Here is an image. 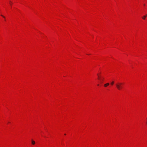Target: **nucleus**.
<instances>
[{
  "label": "nucleus",
  "instance_id": "1",
  "mask_svg": "<svg viewBox=\"0 0 147 147\" xmlns=\"http://www.w3.org/2000/svg\"><path fill=\"white\" fill-rule=\"evenodd\" d=\"M116 86L119 90H121L123 88V84L121 83H118L116 84Z\"/></svg>",
  "mask_w": 147,
  "mask_h": 147
},
{
  "label": "nucleus",
  "instance_id": "2",
  "mask_svg": "<svg viewBox=\"0 0 147 147\" xmlns=\"http://www.w3.org/2000/svg\"><path fill=\"white\" fill-rule=\"evenodd\" d=\"M109 85V83H107L104 84V86L105 87H106Z\"/></svg>",
  "mask_w": 147,
  "mask_h": 147
},
{
  "label": "nucleus",
  "instance_id": "3",
  "mask_svg": "<svg viewBox=\"0 0 147 147\" xmlns=\"http://www.w3.org/2000/svg\"><path fill=\"white\" fill-rule=\"evenodd\" d=\"M146 16L147 15L144 16L143 17H142V18L144 20H145V18L146 17Z\"/></svg>",
  "mask_w": 147,
  "mask_h": 147
},
{
  "label": "nucleus",
  "instance_id": "4",
  "mask_svg": "<svg viewBox=\"0 0 147 147\" xmlns=\"http://www.w3.org/2000/svg\"><path fill=\"white\" fill-rule=\"evenodd\" d=\"M32 144H35V141H34L32 140Z\"/></svg>",
  "mask_w": 147,
  "mask_h": 147
},
{
  "label": "nucleus",
  "instance_id": "5",
  "mask_svg": "<svg viewBox=\"0 0 147 147\" xmlns=\"http://www.w3.org/2000/svg\"><path fill=\"white\" fill-rule=\"evenodd\" d=\"M1 16L5 19V17L2 15H1Z\"/></svg>",
  "mask_w": 147,
  "mask_h": 147
},
{
  "label": "nucleus",
  "instance_id": "6",
  "mask_svg": "<svg viewBox=\"0 0 147 147\" xmlns=\"http://www.w3.org/2000/svg\"><path fill=\"white\" fill-rule=\"evenodd\" d=\"M114 81H112L111 83V84L112 85H113V84H114Z\"/></svg>",
  "mask_w": 147,
  "mask_h": 147
},
{
  "label": "nucleus",
  "instance_id": "7",
  "mask_svg": "<svg viewBox=\"0 0 147 147\" xmlns=\"http://www.w3.org/2000/svg\"><path fill=\"white\" fill-rule=\"evenodd\" d=\"M104 79V78H102V79H100V80L101 81H103Z\"/></svg>",
  "mask_w": 147,
  "mask_h": 147
},
{
  "label": "nucleus",
  "instance_id": "8",
  "mask_svg": "<svg viewBox=\"0 0 147 147\" xmlns=\"http://www.w3.org/2000/svg\"><path fill=\"white\" fill-rule=\"evenodd\" d=\"M9 2H10V5H12V4L13 3L11 2V1H9Z\"/></svg>",
  "mask_w": 147,
  "mask_h": 147
},
{
  "label": "nucleus",
  "instance_id": "9",
  "mask_svg": "<svg viewBox=\"0 0 147 147\" xmlns=\"http://www.w3.org/2000/svg\"><path fill=\"white\" fill-rule=\"evenodd\" d=\"M98 76V79L100 80V77H99V76L98 75V74H97Z\"/></svg>",
  "mask_w": 147,
  "mask_h": 147
},
{
  "label": "nucleus",
  "instance_id": "10",
  "mask_svg": "<svg viewBox=\"0 0 147 147\" xmlns=\"http://www.w3.org/2000/svg\"><path fill=\"white\" fill-rule=\"evenodd\" d=\"M97 85H98V86H99V84H98Z\"/></svg>",
  "mask_w": 147,
  "mask_h": 147
},
{
  "label": "nucleus",
  "instance_id": "11",
  "mask_svg": "<svg viewBox=\"0 0 147 147\" xmlns=\"http://www.w3.org/2000/svg\"><path fill=\"white\" fill-rule=\"evenodd\" d=\"M64 135H66V134H64Z\"/></svg>",
  "mask_w": 147,
  "mask_h": 147
}]
</instances>
